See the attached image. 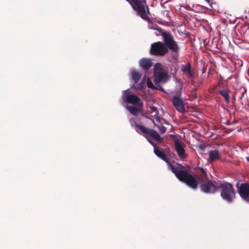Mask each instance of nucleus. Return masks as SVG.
<instances>
[{"instance_id": "2", "label": "nucleus", "mask_w": 249, "mask_h": 249, "mask_svg": "<svg viewBox=\"0 0 249 249\" xmlns=\"http://www.w3.org/2000/svg\"><path fill=\"white\" fill-rule=\"evenodd\" d=\"M217 189L221 192V196L225 200L230 202L235 197V192L231 184L227 182L220 184Z\"/></svg>"}, {"instance_id": "27", "label": "nucleus", "mask_w": 249, "mask_h": 249, "mask_svg": "<svg viewBox=\"0 0 249 249\" xmlns=\"http://www.w3.org/2000/svg\"><path fill=\"white\" fill-rule=\"evenodd\" d=\"M166 151L168 152L169 151V149L168 148H166Z\"/></svg>"}, {"instance_id": "15", "label": "nucleus", "mask_w": 249, "mask_h": 249, "mask_svg": "<svg viewBox=\"0 0 249 249\" xmlns=\"http://www.w3.org/2000/svg\"><path fill=\"white\" fill-rule=\"evenodd\" d=\"M147 113L151 118L156 119L157 122L160 121V117L158 116V111L156 107L153 106H149L147 107Z\"/></svg>"}, {"instance_id": "7", "label": "nucleus", "mask_w": 249, "mask_h": 249, "mask_svg": "<svg viewBox=\"0 0 249 249\" xmlns=\"http://www.w3.org/2000/svg\"><path fill=\"white\" fill-rule=\"evenodd\" d=\"M176 84L178 87V94L173 96V104L177 110L180 112H183L185 109L183 105V102L180 98L182 89V85L178 81H177Z\"/></svg>"}, {"instance_id": "17", "label": "nucleus", "mask_w": 249, "mask_h": 249, "mask_svg": "<svg viewBox=\"0 0 249 249\" xmlns=\"http://www.w3.org/2000/svg\"><path fill=\"white\" fill-rule=\"evenodd\" d=\"M154 147V153L160 158L161 159L167 163H168V161L167 158V155L163 152L161 151L160 149H159L156 145Z\"/></svg>"}, {"instance_id": "9", "label": "nucleus", "mask_w": 249, "mask_h": 249, "mask_svg": "<svg viewBox=\"0 0 249 249\" xmlns=\"http://www.w3.org/2000/svg\"><path fill=\"white\" fill-rule=\"evenodd\" d=\"M174 142L175 149L178 157L182 160H184L188 157V155L185 152L184 149L185 144L178 140H175Z\"/></svg>"}, {"instance_id": "26", "label": "nucleus", "mask_w": 249, "mask_h": 249, "mask_svg": "<svg viewBox=\"0 0 249 249\" xmlns=\"http://www.w3.org/2000/svg\"><path fill=\"white\" fill-rule=\"evenodd\" d=\"M247 161L249 162V156L246 158Z\"/></svg>"}, {"instance_id": "16", "label": "nucleus", "mask_w": 249, "mask_h": 249, "mask_svg": "<svg viewBox=\"0 0 249 249\" xmlns=\"http://www.w3.org/2000/svg\"><path fill=\"white\" fill-rule=\"evenodd\" d=\"M221 158V155L219 151L216 150H211L209 152V158L208 161L209 162L218 160Z\"/></svg>"}, {"instance_id": "14", "label": "nucleus", "mask_w": 249, "mask_h": 249, "mask_svg": "<svg viewBox=\"0 0 249 249\" xmlns=\"http://www.w3.org/2000/svg\"><path fill=\"white\" fill-rule=\"evenodd\" d=\"M132 125L134 127L136 130L139 133L142 134L146 137V135L148 134L150 129L145 127L143 125H138L135 123L132 122V120H130Z\"/></svg>"}, {"instance_id": "18", "label": "nucleus", "mask_w": 249, "mask_h": 249, "mask_svg": "<svg viewBox=\"0 0 249 249\" xmlns=\"http://www.w3.org/2000/svg\"><path fill=\"white\" fill-rule=\"evenodd\" d=\"M140 66L144 70H148L152 65L151 60L143 58L140 61Z\"/></svg>"}, {"instance_id": "13", "label": "nucleus", "mask_w": 249, "mask_h": 249, "mask_svg": "<svg viewBox=\"0 0 249 249\" xmlns=\"http://www.w3.org/2000/svg\"><path fill=\"white\" fill-rule=\"evenodd\" d=\"M201 191L205 193H214L216 191V187L211 181L204 182L200 185Z\"/></svg>"}, {"instance_id": "23", "label": "nucleus", "mask_w": 249, "mask_h": 249, "mask_svg": "<svg viewBox=\"0 0 249 249\" xmlns=\"http://www.w3.org/2000/svg\"><path fill=\"white\" fill-rule=\"evenodd\" d=\"M147 87L149 88H151V89H155V87L153 85L152 81L149 79H148V78L147 80Z\"/></svg>"}, {"instance_id": "12", "label": "nucleus", "mask_w": 249, "mask_h": 249, "mask_svg": "<svg viewBox=\"0 0 249 249\" xmlns=\"http://www.w3.org/2000/svg\"><path fill=\"white\" fill-rule=\"evenodd\" d=\"M145 138L153 146H155V145L156 144L152 141V139L155 141L160 142H161L162 140V138L160 137L159 134L157 132L152 129H150V130H149V132L146 135Z\"/></svg>"}, {"instance_id": "25", "label": "nucleus", "mask_w": 249, "mask_h": 249, "mask_svg": "<svg viewBox=\"0 0 249 249\" xmlns=\"http://www.w3.org/2000/svg\"><path fill=\"white\" fill-rule=\"evenodd\" d=\"M211 0H205L206 2H207L209 4H210Z\"/></svg>"}, {"instance_id": "5", "label": "nucleus", "mask_w": 249, "mask_h": 249, "mask_svg": "<svg viewBox=\"0 0 249 249\" xmlns=\"http://www.w3.org/2000/svg\"><path fill=\"white\" fill-rule=\"evenodd\" d=\"M154 73L156 82H165L169 78L167 72L160 63L155 65Z\"/></svg>"}, {"instance_id": "24", "label": "nucleus", "mask_w": 249, "mask_h": 249, "mask_svg": "<svg viewBox=\"0 0 249 249\" xmlns=\"http://www.w3.org/2000/svg\"><path fill=\"white\" fill-rule=\"evenodd\" d=\"M200 170L203 174V177H204V178L205 177V176H206V173L205 172L204 170L202 168H200Z\"/></svg>"}, {"instance_id": "3", "label": "nucleus", "mask_w": 249, "mask_h": 249, "mask_svg": "<svg viewBox=\"0 0 249 249\" xmlns=\"http://www.w3.org/2000/svg\"><path fill=\"white\" fill-rule=\"evenodd\" d=\"M136 10L141 17L144 18L147 17L146 10L148 8L145 5V0H126Z\"/></svg>"}, {"instance_id": "10", "label": "nucleus", "mask_w": 249, "mask_h": 249, "mask_svg": "<svg viewBox=\"0 0 249 249\" xmlns=\"http://www.w3.org/2000/svg\"><path fill=\"white\" fill-rule=\"evenodd\" d=\"M238 192L242 199L249 203V184L242 183L238 188Z\"/></svg>"}, {"instance_id": "19", "label": "nucleus", "mask_w": 249, "mask_h": 249, "mask_svg": "<svg viewBox=\"0 0 249 249\" xmlns=\"http://www.w3.org/2000/svg\"><path fill=\"white\" fill-rule=\"evenodd\" d=\"M182 71L184 73L189 77H191L193 76V73L191 71V68L190 64L182 66Z\"/></svg>"}, {"instance_id": "8", "label": "nucleus", "mask_w": 249, "mask_h": 249, "mask_svg": "<svg viewBox=\"0 0 249 249\" xmlns=\"http://www.w3.org/2000/svg\"><path fill=\"white\" fill-rule=\"evenodd\" d=\"M124 99L126 102L132 104L139 108L142 107V104L140 98L137 95L131 94L128 90L124 92Z\"/></svg>"}, {"instance_id": "20", "label": "nucleus", "mask_w": 249, "mask_h": 249, "mask_svg": "<svg viewBox=\"0 0 249 249\" xmlns=\"http://www.w3.org/2000/svg\"><path fill=\"white\" fill-rule=\"evenodd\" d=\"M127 109L132 114L135 116H137L139 112V110L138 108L133 106H127Z\"/></svg>"}, {"instance_id": "11", "label": "nucleus", "mask_w": 249, "mask_h": 249, "mask_svg": "<svg viewBox=\"0 0 249 249\" xmlns=\"http://www.w3.org/2000/svg\"><path fill=\"white\" fill-rule=\"evenodd\" d=\"M141 76L142 73H140L138 71H133L131 72V78L134 83V87L137 89H142L144 85L145 78H143L141 83L139 84H137L138 82L139 81Z\"/></svg>"}, {"instance_id": "22", "label": "nucleus", "mask_w": 249, "mask_h": 249, "mask_svg": "<svg viewBox=\"0 0 249 249\" xmlns=\"http://www.w3.org/2000/svg\"><path fill=\"white\" fill-rule=\"evenodd\" d=\"M155 125L157 126L161 133H164L165 132L166 130V128H165V127H164L161 124H155Z\"/></svg>"}, {"instance_id": "6", "label": "nucleus", "mask_w": 249, "mask_h": 249, "mask_svg": "<svg viewBox=\"0 0 249 249\" xmlns=\"http://www.w3.org/2000/svg\"><path fill=\"white\" fill-rule=\"evenodd\" d=\"M165 46L176 53L179 51V47L177 43L174 40L173 36L169 33H164L162 35Z\"/></svg>"}, {"instance_id": "21", "label": "nucleus", "mask_w": 249, "mask_h": 249, "mask_svg": "<svg viewBox=\"0 0 249 249\" xmlns=\"http://www.w3.org/2000/svg\"><path fill=\"white\" fill-rule=\"evenodd\" d=\"M221 94L223 96L225 100L229 102V95L228 92L225 90H221L220 91Z\"/></svg>"}, {"instance_id": "1", "label": "nucleus", "mask_w": 249, "mask_h": 249, "mask_svg": "<svg viewBox=\"0 0 249 249\" xmlns=\"http://www.w3.org/2000/svg\"><path fill=\"white\" fill-rule=\"evenodd\" d=\"M167 163L169 169L175 174L180 181L185 183L193 189H196L197 188V178L188 173L186 170L184 169V167L182 165L178 163L172 165L169 162Z\"/></svg>"}, {"instance_id": "4", "label": "nucleus", "mask_w": 249, "mask_h": 249, "mask_svg": "<svg viewBox=\"0 0 249 249\" xmlns=\"http://www.w3.org/2000/svg\"><path fill=\"white\" fill-rule=\"evenodd\" d=\"M168 52L167 48L161 42H157L151 44L150 53L156 56H164Z\"/></svg>"}]
</instances>
